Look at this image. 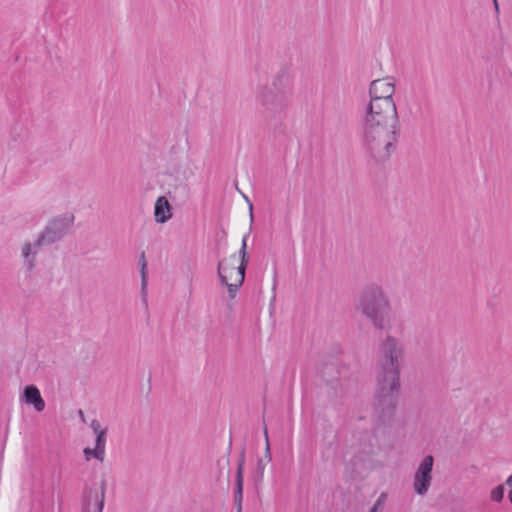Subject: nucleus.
I'll list each match as a JSON object with an SVG mask.
<instances>
[{
  "mask_svg": "<svg viewBox=\"0 0 512 512\" xmlns=\"http://www.w3.org/2000/svg\"><path fill=\"white\" fill-rule=\"evenodd\" d=\"M433 465V456L427 455L417 466L413 476V489L419 496L426 495L431 487L433 479Z\"/></svg>",
  "mask_w": 512,
  "mask_h": 512,
  "instance_id": "obj_6",
  "label": "nucleus"
},
{
  "mask_svg": "<svg viewBox=\"0 0 512 512\" xmlns=\"http://www.w3.org/2000/svg\"><path fill=\"white\" fill-rule=\"evenodd\" d=\"M247 235L242 239L238 254H232L219 261L217 273L221 283L227 286L230 298H234L239 287L243 284L248 264Z\"/></svg>",
  "mask_w": 512,
  "mask_h": 512,
  "instance_id": "obj_5",
  "label": "nucleus"
},
{
  "mask_svg": "<svg viewBox=\"0 0 512 512\" xmlns=\"http://www.w3.org/2000/svg\"><path fill=\"white\" fill-rule=\"evenodd\" d=\"M385 499H386V494L381 493L380 496L378 497V499L376 500V502L374 503L373 507L371 508L370 512H377V510L382 505V503L385 501Z\"/></svg>",
  "mask_w": 512,
  "mask_h": 512,
  "instance_id": "obj_19",
  "label": "nucleus"
},
{
  "mask_svg": "<svg viewBox=\"0 0 512 512\" xmlns=\"http://www.w3.org/2000/svg\"><path fill=\"white\" fill-rule=\"evenodd\" d=\"M141 265V288H142V294L145 297L146 296V288H147V262L144 258V256L140 260Z\"/></svg>",
  "mask_w": 512,
  "mask_h": 512,
  "instance_id": "obj_17",
  "label": "nucleus"
},
{
  "mask_svg": "<svg viewBox=\"0 0 512 512\" xmlns=\"http://www.w3.org/2000/svg\"><path fill=\"white\" fill-rule=\"evenodd\" d=\"M399 135L396 104L369 101L363 115V146L377 161L388 159Z\"/></svg>",
  "mask_w": 512,
  "mask_h": 512,
  "instance_id": "obj_1",
  "label": "nucleus"
},
{
  "mask_svg": "<svg viewBox=\"0 0 512 512\" xmlns=\"http://www.w3.org/2000/svg\"><path fill=\"white\" fill-rule=\"evenodd\" d=\"M404 356L403 343L387 336L379 346L373 407L380 417L390 415L400 393V370Z\"/></svg>",
  "mask_w": 512,
  "mask_h": 512,
  "instance_id": "obj_2",
  "label": "nucleus"
},
{
  "mask_svg": "<svg viewBox=\"0 0 512 512\" xmlns=\"http://www.w3.org/2000/svg\"><path fill=\"white\" fill-rule=\"evenodd\" d=\"M264 436H265V441H266L264 458H265L266 462H270L271 461V453H270V445H269V440H268L267 429L264 430Z\"/></svg>",
  "mask_w": 512,
  "mask_h": 512,
  "instance_id": "obj_18",
  "label": "nucleus"
},
{
  "mask_svg": "<svg viewBox=\"0 0 512 512\" xmlns=\"http://www.w3.org/2000/svg\"><path fill=\"white\" fill-rule=\"evenodd\" d=\"M43 244H45V242L38 236L35 240L27 241L21 246L20 253L27 270L31 271L35 268L36 256Z\"/></svg>",
  "mask_w": 512,
  "mask_h": 512,
  "instance_id": "obj_9",
  "label": "nucleus"
},
{
  "mask_svg": "<svg viewBox=\"0 0 512 512\" xmlns=\"http://www.w3.org/2000/svg\"><path fill=\"white\" fill-rule=\"evenodd\" d=\"M105 443H101L100 441H95V447L94 448H85L83 450L85 459L87 461H90L91 459H97L100 462L104 461L105 458Z\"/></svg>",
  "mask_w": 512,
  "mask_h": 512,
  "instance_id": "obj_13",
  "label": "nucleus"
},
{
  "mask_svg": "<svg viewBox=\"0 0 512 512\" xmlns=\"http://www.w3.org/2000/svg\"><path fill=\"white\" fill-rule=\"evenodd\" d=\"M265 467H266V463L262 459L259 460V462H258V470H259V474H260L261 477L263 476Z\"/></svg>",
  "mask_w": 512,
  "mask_h": 512,
  "instance_id": "obj_21",
  "label": "nucleus"
},
{
  "mask_svg": "<svg viewBox=\"0 0 512 512\" xmlns=\"http://www.w3.org/2000/svg\"><path fill=\"white\" fill-rule=\"evenodd\" d=\"M356 309L376 328L384 329L390 312V302L380 285L371 284L360 293Z\"/></svg>",
  "mask_w": 512,
  "mask_h": 512,
  "instance_id": "obj_4",
  "label": "nucleus"
},
{
  "mask_svg": "<svg viewBox=\"0 0 512 512\" xmlns=\"http://www.w3.org/2000/svg\"><path fill=\"white\" fill-rule=\"evenodd\" d=\"M90 428L96 435L95 441L101 440V443L106 444V429L102 427L101 423L98 420L94 419L90 423Z\"/></svg>",
  "mask_w": 512,
  "mask_h": 512,
  "instance_id": "obj_15",
  "label": "nucleus"
},
{
  "mask_svg": "<svg viewBox=\"0 0 512 512\" xmlns=\"http://www.w3.org/2000/svg\"><path fill=\"white\" fill-rule=\"evenodd\" d=\"M243 472H244V455L241 456L236 474V490H235V500L240 504L243 498Z\"/></svg>",
  "mask_w": 512,
  "mask_h": 512,
  "instance_id": "obj_14",
  "label": "nucleus"
},
{
  "mask_svg": "<svg viewBox=\"0 0 512 512\" xmlns=\"http://www.w3.org/2000/svg\"><path fill=\"white\" fill-rule=\"evenodd\" d=\"M505 488L503 484L497 485L491 489L489 497L490 500L494 503L502 502L504 498Z\"/></svg>",
  "mask_w": 512,
  "mask_h": 512,
  "instance_id": "obj_16",
  "label": "nucleus"
},
{
  "mask_svg": "<svg viewBox=\"0 0 512 512\" xmlns=\"http://www.w3.org/2000/svg\"><path fill=\"white\" fill-rule=\"evenodd\" d=\"M252 208H253L252 203H249V209H250V214L251 215H252Z\"/></svg>",
  "mask_w": 512,
  "mask_h": 512,
  "instance_id": "obj_22",
  "label": "nucleus"
},
{
  "mask_svg": "<svg viewBox=\"0 0 512 512\" xmlns=\"http://www.w3.org/2000/svg\"><path fill=\"white\" fill-rule=\"evenodd\" d=\"M20 400L32 406L37 412H42L45 409V401L35 385H27L20 396Z\"/></svg>",
  "mask_w": 512,
  "mask_h": 512,
  "instance_id": "obj_10",
  "label": "nucleus"
},
{
  "mask_svg": "<svg viewBox=\"0 0 512 512\" xmlns=\"http://www.w3.org/2000/svg\"><path fill=\"white\" fill-rule=\"evenodd\" d=\"M173 217L170 202L165 196H159L154 204V220L157 224H165Z\"/></svg>",
  "mask_w": 512,
  "mask_h": 512,
  "instance_id": "obj_11",
  "label": "nucleus"
},
{
  "mask_svg": "<svg viewBox=\"0 0 512 512\" xmlns=\"http://www.w3.org/2000/svg\"><path fill=\"white\" fill-rule=\"evenodd\" d=\"M505 485L508 486L509 488V491H508V500L512 506V473L506 478L505 480Z\"/></svg>",
  "mask_w": 512,
  "mask_h": 512,
  "instance_id": "obj_20",
  "label": "nucleus"
},
{
  "mask_svg": "<svg viewBox=\"0 0 512 512\" xmlns=\"http://www.w3.org/2000/svg\"><path fill=\"white\" fill-rule=\"evenodd\" d=\"M291 90L284 76H276L272 82L261 86L256 92L257 105L270 118L280 117L289 106Z\"/></svg>",
  "mask_w": 512,
  "mask_h": 512,
  "instance_id": "obj_3",
  "label": "nucleus"
},
{
  "mask_svg": "<svg viewBox=\"0 0 512 512\" xmlns=\"http://www.w3.org/2000/svg\"><path fill=\"white\" fill-rule=\"evenodd\" d=\"M395 91V80L392 77L373 80L368 88L369 101L396 104L394 100Z\"/></svg>",
  "mask_w": 512,
  "mask_h": 512,
  "instance_id": "obj_7",
  "label": "nucleus"
},
{
  "mask_svg": "<svg viewBox=\"0 0 512 512\" xmlns=\"http://www.w3.org/2000/svg\"><path fill=\"white\" fill-rule=\"evenodd\" d=\"M73 222L72 216H61L52 219L39 235L45 244H51L62 239Z\"/></svg>",
  "mask_w": 512,
  "mask_h": 512,
  "instance_id": "obj_8",
  "label": "nucleus"
},
{
  "mask_svg": "<svg viewBox=\"0 0 512 512\" xmlns=\"http://www.w3.org/2000/svg\"><path fill=\"white\" fill-rule=\"evenodd\" d=\"M105 490H91L86 497L82 512H102L104 507Z\"/></svg>",
  "mask_w": 512,
  "mask_h": 512,
  "instance_id": "obj_12",
  "label": "nucleus"
}]
</instances>
